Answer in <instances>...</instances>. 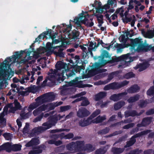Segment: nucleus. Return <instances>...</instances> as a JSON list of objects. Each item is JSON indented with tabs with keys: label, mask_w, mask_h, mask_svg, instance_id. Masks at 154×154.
Returning a JSON list of instances; mask_svg holds the SVG:
<instances>
[{
	"label": "nucleus",
	"mask_w": 154,
	"mask_h": 154,
	"mask_svg": "<svg viewBox=\"0 0 154 154\" xmlns=\"http://www.w3.org/2000/svg\"><path fill=\"white\" fill-rule=\"evenodd\" d=\"M95 16L97 17L98 22V26L99 27L101 26L102 24L103 23V16L101 14H96Z\"/></svg>",
	"instance_id": "obj_35"
},
{
	"label": "nucleus",
	"mask_w": 154,
	"mask_h": 154,
	"mask_svg": "<svg viewBox=\"0 0 154 154\" xmlns=\"http://www.w3.org/2000/svg\"><path fill=\"white\" fill-rule=\"evenodd\" d=\"M81 100H83L81 103V105L82 106H86L89 104V102L88 99L85 97H81L80 98L76 99L73 102L79 101Z\"/></svg>",
	"instance_id": "obj_21"
},
{
	"label": "nucleus",
	"mask_w": 154,
	"mask_h": 154,
	"mask_svg": "<svg viewBox=\"0 0 154 154\" xmlns=\"http://www.w3.org/2000/svg\"><path fill=\"white\" fill-rule=\"evenodd\" d=\"M109 102V101H107L102 103L101 101H99L96 104V105H100V107L101 108H103L106 107Z\"/></svg>",
	"instance_id": "obj_43"
},
{
	"label": "nucleus",
	"mask_w": 154,
	"mask_h": 154,
	"mask_svg": "<svg viewBox=\"0 0 154 154\" xmlns=\"http://www.w3.org/2000/svg\"><path fill=\"white\" fill-rule=\"evenodd\" d=\"M114 72H112L109 75L108 78L106 83H107L110 82V81L114 77Z\"/></svg>",
	"instance_id": "obj_57"
},
{
	"label": "nucleus",
	"mask_w": 154,
	"mask_h": 154,
	"mask_svg": "<svg viewBox=\"0 0 154 154\" xmlns=\"http://www.w3.org/2000/svg\"><path fill=\"white\" fill-rule=\"evenodd\" d=\"M139 95L137 94L134 96L131 97L128 100V101L129 103L134 102L139 100Z\"/></svg>",
	"instance_id": "obj_36"
},
{
	"label": "nucleus",
	"mask_w": 154,
	"mask_h": 154,
	"mask_svg": "<svg viewBox=\"0 0 154 154\" xmlns=\"http://www.w3.org/2000/svg\"><path fill=\"white\" fill-rule=\"evenodd\" d=\"M63 103L62 102L60 101L58 103H54L48 104L46 105H43L37 109H35L33 112V114L36 116L43 111L47 112L53 109L55 107L58 106Z\"/></svg>",
	"instance_id": "obj_3"
},
{
	"label": "nucleus",
	"mask_w": 154,
	"mask_h": 154,
	"mask_svg": "<svg viewBox=\"0 0 154 154\" xmlns=\"http://www.w3.org/2000/svg\"><path fill=\"white\" fill-rule=\"evenodd\" d=\"M65 37L63 38L65 39L72 38L74 40L79 38V32L77 30H74L72 32L71 34L68 32H66L65 33Z\"/></svg>",
	"instance_id": "obj_10"
},
{
	"label": "nucleus",
	"mask_w": 154,
	"mask_h": 154,
	"mask_svg": "<svg viewBox=\"0 0 154 154\" xmlns=\"http://www.w3.org/2000/svg\"><path fill=\"white\" fill-rule=\"evenodd\" d=\"M71 108V107L69 105L61 106L60 108V111L61 112L66 111L70 109Z\"/></svg>",
	"instance_id": "obj_42"
},
{
	"label": "nucleus",
	"mask_w": 154,
	"mask_h": 154,
	"mask_svg": "<svg viewBox=\"0 0 154 154\" xmlns=\"http://www.w3.org/2000/svg\"><path fill=\"white\" fill-rule=\"evenodd\" d=\"M151 122V119L150 118L147 117L143 119L142 123L137 125L138 127L145 126L149 124Z\"/></svg>",
	"instance_id": "obj_24"
},
{
	"label": "nucleus",
	"mask_w": 154,
	"mask_h": 154,
	"mask_svg": "<svg viewBox=\"0 0 154 154\" xmlns=\"http://www.w3.org/2000/svg\"><path fill=\"white\" fill-rule=\"evenodd\" d=\"M8 107L9 109V111L10 112L14 113L17 110L20 109L21 106L17 100H15L14 103L8 104Z\"/></svg>",
	"instance_id": "obj_9"
},
{
	"label": "nucleus",
	"mask_w": 154,
	"mask_h": 154,
	"mask_svg": "<svg viewBox=\"0 0 154 154\" xmlns=\"http://www.w3.org/2000/svg\"><path fill=\"white\" fill-rule=\"evenodd\" d=\"M113 3V0H108L107 3L104 5V8L105 10H107L110 8V5H112Z\"/></svg>",
	"instance_id": "obj_46"
},
{
	"label": "nucleus",
	"mask_w": 154,
	"mask_h": 154,
	"mask_svg": "<svg viewBox=\"0 0 154 154\" xmlns=\"http://www.w3.org/2000/svg\"><path fill=\"white\" fill-rule=\"evenodd\" d=\"M109 54L108 52L105 50H102L101 54L100 56L99 57L100 59H99V61L98 63H95L92 65V70H94L95 72L96 69L99 68L104 66L108 62L107 60H104V57H108ZM95 73V72H94Z\"/></svg>",
	"instance_id": "obj_5"
},
{
	"label": "nucleus",
	"mask_w": 154,
	"mask_h": 154,
	"mask_svg": "<svg viewBox=\"0 0 154 154\" xmlns=\"http://www.w3.org/2000/svg\"><path fill=\"white\" fill-rule=\"evenodd\" d=\"M133 42L134 43V46L130 48L131 51L134 50V51H146V48H148V47H146L143 44V42L142 39L140 38H136L133 40Z\"/></svg>",
	"instance_id": "obj_6"
},
{
	"label": "nucleus",
	"mask_w": 154,
	"mask_h": 154,
	"mask_svg": "<svg viewBox=\"0 0 154 154\" xmlns=\"http://www.w3.org/2000/svg\"><path fill=\"white\" fill-rule=\"evenodd\" d=\"M129 54H128L118 57L116 58V61H122L123 64H126L127 63L131 62L133 60H131V58L129 57Z\"/></svg>",
	"instance_id": "obj_12"
},
{
	"label": "nucleus",
	"mask_w": 154,
	"mask_h": 154,
	"mask_svg": "<svg viewBox=\"0 0 154 154\" xmlns=\"http://www.w3.org/2000/svg\"><path fill=\"white\" fill-rule=\"evenodd\" d=\"M125 104L124 102L120 101L116 103L114 105V108L116 110L118 109L121 108Z\"/></svg>",
	"instance_id": "obj_34"
},
{
	"label": "nucleus",
	"mask_w": 154,
	"mask_h": 154,
	"mask_svg": "<svg viewBox=\"0 0 154 154\" xmlns=\"http://www.w3.org/2000/svg\"><path fill=\"white\" fill-rule=\"evenodd\" d=\"M21 146L19 144H14L11 146V150L14 151L20 150L21 149Z\"/></svg>",
	"instance_id": "obj_38"
},
{
	"label": "nucleus",
	"mask_w": 154,
	"mask_h": 154,
	"mask_svg": "<svg viewBox=\"0 0 154 154\" xmlns=\"http://www.w3.org/2000/svg\"><path fill=\"white\" fill-rule=\"evenodd\" d=\"M30 54L28 53L24 58L22 59L19 62V64L24 63L27 62L29 60L32 59V56H30Z\"/></svg>",
	"instance_id": "obj_32"
},
{
	"label": "nucleus",
	"mask_w": 154,
	"mask_h": 154,
	"mask_svg": "<svg viewBox=\"0 0 154 154\" xmlns=\"http://www.w3.org/2000/svg\"><path fill=\"white\" fill-rule=\"evenodd\" d=\"M109 131V129L108 128H106L103 130L100 131L99 133L102 134H104L108 133Z\"/></svg>",
	"instance_id": "obj_55"
},
{
	"label": "nucleus",
	"mask_w": 154,
	"mask_h": 154,
	"mask_svg": "<svg viewBox=\"0 0 154 154\" xmlns=\"http://www.w3.org/2000/svg\"><path fill=\"white\" fill-rule=\"evenodd\" d=\"M9 75L8 72L0 71V88H1L3 84L5 78Z\"/></svg>",
	"instance_id": "obj_19"
},
{
	"label": "nucleus",
	"mask_w": 154,
	"mask_h": 154,
	"mask_svg": "<svg viewBox=\"0 0 154 154\" xmlns=\"http://www.w3.org/2000/svg\"><path fill=\"white\" fill-rule=\"evenodd\" d=\"M84 24L87 26L91 27L94 25V23L92 21V19L88 16V18L86 20Z\"/></svg>",
	"instance_id": "obj_33"
},
{
	"label": "nucleus",
	"mask_w": 154,
	"mask_h": 154,
	"mask_svg": "<svg viewBox=\"0 0 154 154\" xmlns=\"http://www.w3.org/2000/svg\"><path fill=\"white\" fill-rule=\"evenodd\" d=\"M57 69L59 70H62V73L59 76L61 80H63L66 78L73 77L75 75V72H76L75 69L69 70L68 69V66L67 64H65L61 61L57 62L55 65Z\"/></svg>",
	"instance_id": "obj_1"
},
{
	"label": "nucleus",
	"mask_w": 154,
	"mask_h": 154,
	"mask_svg": "<svg viewBox=\"0 0 154 154\" xmlns=\"http://www.w3.org/2000/svg\"><path fill=\"white\" fill-rule=\"evenodd\" d=\"M124 12V10L122 8H121L119 9H118L116 11V13L117 14L119 13L120 16L121 17H123L124 16L123 12Z\"/></svg>",
	"instance_id": "obj_52"
},
{
	"label": "nucleus",
	"mask_w": 154,
	"mask_h": 154,
	"mask_svg": "<svg viewBox=\"0 0 154 154\" xmlns=\"http://www.w3.org/2000/svg\"><path fill=\"white\" fill-rule=\"evenodd\" d=\"M42 148L40 146L34 147L32 150H30L28 154H38L42 153Z\"/></svg>",
	"instance_id": "obj_20"
},
{
	"label": "nucleus",
	"mask_w": 154,
	"mask_h": 154,
	"mask_svg": "<svg viewBox=\"0 0 154 154\" xmlns=\"http://www.w3.org/2000/svg\"><path fill=\"white\" fill-rule=\"evenodd\" d=\"M11 146L10 143H7L1 146L2 147V150H5L7 151L10 152L11 150Z\"/></svg>",
	"instance_id": "obj_29"
},
{
	"label": "nucleus",
	"mask_w": 154,
	"mask_h": 154,
	"mask_svg": "<svg viewBox=\"0 0 154 154\" xmlns=\"http://www.w3.org/2000/svg\"><path fill=\"white\" fill-rule=\"evenodd\" d=\"M106 151L105 148H100L96 150L95 154H104Z\"/></svg>",
	"instance_id": "obj_39"
},
{
	"label": "nucleus",
	"mask_w": 154,
	"mask_h": 154,
	"mask_svg": "<svg viewBox=\"0 0 154 154\" xmlns=\"http://www.w3.org/2000/svg\"><path fill=\"white\" fill-rule=\"evenodd\" d=\"M91 118L90 117L88 119L86 120H85V122H86V124L82 125V126H87L89 124H91V123H92V120H91Z\"/></svg>",
	"instance_id": "obj_53"
},
{
	"label": "nucleus",
	"mask_w": 154,
	"mask_h": 154,
	"mask_svg": "<svg viewBox=\"0 0 154 154\" xmlns=\"http://www.w3.org/2000/svg\"><path fill=\"white\" fill-rule=\"evenodd\" d=\"M90 114V112L84 108L79 109L77 112V116L81 118L86 117Z\"/></svg>",
	"instance_id": "obj_13"
},
{
	"label": "nucleus",
	"mask_w": 154,
	"mask_h": 154,
	"mask_svg": "<svg viewBox=\"0 0 154 154\" xmlns=\"http://www.w3.org/2000/svg\"><path fill=\"white\" fill-rule=\"evenodd\" d=\"M65 135L64 133H62L58 135H55L54 136L55 137L57 138L60 137L61 139H64V137H65Z\"/></svg>",
	"instance_id": "obj_62"
},
{
	"label": "nucleus",
	"mask_w": 154,
	"mask_h": 154,
	"mask_svg": "<svg viewBox=\"0 0 154 154\" xmlns=\"http://www.w3.org/2000/svg\"><path fill=\"white\" fill-rule=\"evenodd\" d=\"M106 119V116H99L96 118L92 120V123H99L105 120Z\"/></svg>",
	"instance_id": "obj_28"
},
{
	"label": "nucleus",
	"mask_w": 154,
	"mask_h": 154,
	"mask_svg": "<svg viewBox=\"0 0 154 154\" xmlns=\"http://www.w3.org/2000/svg\"><path fill=\"white\" fill-rule=\"evenodd\" d=\"M110 84L111 89H116L120 88L119 83L113 82Z\"/></svg>",
	"instance_id": "obj_40"
},
{
	"label": "nucleus",
	"mask_w": 154,
	"mask_h": 154,
	"mask_svg": "<svg viewBox=\"0 0 154 154\" xmlns=\"http://www.w3.org/2000/svg\"><path fill=\"white\" fill-rule=\"evenodd\" d=\"M85 46L88 47V52L90 53L91 54H92V50L95 51L97 48L95 42H90L88 44V46L85 45Z\"/></svg>",
	"instance_id": "obj_22"
},
{
	"label": "nucleus",
	"mask_w": 154,
	"mask_h": 154,
	"mask_svg": "<svg viewBox=\"0 0 154 154\" xmlns=\"http://www.w3.org/2000/svg\"><path fill=\"white\" fill-rule=\"evenodd\" d=\"M124 148L114 147L112 149V152L113 154H119L123 152Z\"/></svg>",
	"instance_id": "obj_31"
},
{
	"label": "nucleus",
	"mask_w": 154,
	"mask_h": 154,
	"mask_svg": "<svg viewBox=\"0 0 154 154\" xmlns=\"http://www.w3.org/2000/svg\"><path fill=\"white\" fill-rule=\"evenodd\" d=\"M88 18V15L87 13H82L79 14L78 16L74 19V22L78 26H81V23H84L86 20Z\"/></svg>",
	"instance_id": "obj_8"
},
{
	"label": "nucleus",
	"mask_w": 154,
	"mask_h": 154,
	"mask_svg": "<svg viewBox=\"0 0 154 154\" xmlns=\"http://www.w3.org/2000/svg\"><path fill=\"white\" fill-rule=\"evenodd\" d=\"M134 75L132 72H129L125 74V78L127 79H129L134 76Z\"/></svg>",
	"instance_id": "obj_54"
},
{
	"label": "nucleus",
	"mask_w": 154,
	"mask_h": 154,
	"mask_svg": "<svg viewBox=\"0 0 154 154\" xmlns=\"http://www.w3.org/2000/svg\"><path fill=\"white\" fill-rule=\"evenodd\" d=\"M8 109L6 107L4 108V111L0 114V127L3 128L6 125V121L4 118L5 113L6 114Z\"/></svg>",
	"instance_id": "obj_15"
},
{
	"label": "nucleus",
	"mask_w": 154,
	"mask_h": 154,
	"mask_svg": "<svg viewBox=\"0 0 154 154\" xmlns=\"http://www.w3.org/2000/svg\"><path fill=\"white\" fill-rule=\"evenodd\" d=\"M46 35L45 33H43L40 35L38 37L35 39V42H40L42 38H43Z\"/></svg>",
	"instance_id": "obj_48"
},
{
	"label": "nucleus",
	"mask_w": 154,
	"mask_h": 154,
	"mask_svg": "<svg viewBox=\"0 0 154 154\" xmlns=\"http://www.w3.org/2000/svg\"><path fill=\"white\" fill-rule=\"evenodd\" d=\"M96 12L100 13H102L104 11V10H106L104 8V5L103 6H101L100 8H96Z\"/></svg>",
	"instance_id": "obj_50"
},
{
	"label": "nucleus",
	"mask_w": 154,
	"mask_h": 154,
	"mask_svg": "<svg viewBox=\"0 0 154 154\" xmlns=\"http://www.w3.org/2000/svg\"><path fill=\"white\" fill-rule=\"evenodd\" d=\"M106 95V92H100L95 96L94 99L95 100L98 101L105 97Z\"/></svg>",
	"instance_id": "obj_25"
},
{
	"label": "nucleus",
	"mask_w": 154,
	"mask_h": 154,
	"mask_svg": "<svg viewBox=\"0 0 154 154\" xmlns=\"http://www.w3.org/2000/svg\"><path fill=\"white\" fill-rule=\"evenodd\" d=\"M125 116L126 117H128L129 116H134L136 115V112L134 111L131 112H125Z\"/></svg>",
	"instance_id": "obj_44"
},
{
	"label": "nucleus",
	"mask_w": 154,
	"mask_h": 154,
	"mask_svg": "<svg viewBox=\"0 0 154 154\" xmlns=\"http://www.w3.org/2000/svg\"><path fill=\"white\" fill-rule=\"evenodd\" d=\"M101 3L100 2H98L96 1L94 4L92 5V6L93 7H96V8H100L101 6Z\"/></svg>",
	"instance_id": "obj_51"
},
{
	"label": "nucleus",
	"mask_w": 154,
	"mask_h": 154,
	"mask_svg": "<svg viewBox=\"0 0 154 154\" xmlns=\"http://www.w3.org/2000/svg\"><path fill=\"white\" fill-rule=\"evenodd\" d=\"M59 49L58 51L54 52V54L57 56L60 57H64V54L62 52L63 49L60 48H59Z\"/></svg>",
	"instance_id": "obj_41"
},
{
	"label": "nucleus",
	"mask_w": 154,
	"mask_h": 154,
	"mask_svg": "<svg viewBox=\"0 0 154 154\" xmlns=\"http://www.w3.org/2000/svg\"><path fill=\"white\" fill-rule=\"evenodd\" d=\"M85 46L88 47V52L90 53L91 54H92V50L95 51L97 48L95 42H90L88 44V46L85 45Z\"/></svg>",
	"instance_id": "obj_23"
},
{
	"label": "nucleus",
	"mask_w": 154,
	"mask_h": 154,
	"mask_svg": "<svg viewBox=\"0 0 154 154\" xmlns=\"http://www.w3.org/2000/svg\"><path fill=\"white\" fill-rule=\"evenodd\" d=\"M55 96L52 93H47L39 97L36 100V102L31 104L28 107V110L31 111L42 103L49 101H52L54 99Z\"/></svg>",
	"instance_id": "obj_2"
},
{
	"label": "nucleus",
	"mask_w": 154,
	"mask_h": 154,
	"mask_svg": "<svg viewBox=\"0 0 154 154\" xmlns=\"http://www.w3.org/2000/svg\"><path fill=\"white\" fill-rule=\"evenodd\" d=\"M133 19L132 20H131L130 19H128L129 21H131V25L132 26H134L135 21L136 20V19L135 18V17L134 15L133 16Z\"/></svg>",
	"instance_id": "obj_60"
},
{
	"label": "nucleus",
	"mask_w": 154,
	"mask_h": 154,
	"mask_svg": "<svg viewBox=\"0 0 154 154\" xmlns=\"http://www.w3.org/2000/svg\"><path fill=\"white\" fill-rule=\"evenodd\" d=\"M140 89V88L137 85H134L131 87L127 90L128 92L132 93L138 92Z\"/></svg>",
	"instance_id": "obj_26"
},
{
	"label": "nucleus",
	"mask_w": 154,
	"mask_h": 154,
	"mask_svg": "<svg viewBox=\"0 0 154 154\" xmlns=\"http://www.w3.org/2000/svg\"><path fill=\"white\" fill-rule=\"evenodd\" d=\"M135 141L136 140L135 139V137L133 136L131 138L129 141L128 142L127 144L125 146V147H128L132 146Z\"/></svg>",
	"instance_id": "obj_37"
},
{
	"label": "nucleus",
	"mask_w": 154,
	"mask_h": 154,
	"mask_svg": "<svg viewBox=\"0 0 154 154\" xmlns=\"http://www.w3.org/2000/svg\"><path fill=\"white\" fill-rule=\"evenodd\" d=\"M133 2V1L132 0H131L130 1L129 5L127 9L128 11L129 10H131L134 8V6L133 4H132Z\"/></svg>",
	"instance_id": "obj_63"
},
{
	"label": "nucleus",
	"mask_w": 154,
	"mask_h": 154,
	"mask_svg": "<svg viewBox=\"0 0 154 154\" xmlns=\"http://www.w3.org/2000/svg\"><path fill=\"white\" fill-rule=\"evenodd\" d=\"M100 112V110L99 109H97L94 111L91 115L90 118H93L97 116L98 115Z\"/></svg>",
	"instance_id": "obj_45"
},
{
	"label": "nucleus",
	"mask_w": 154,
	"mask_h": 154,
	"mask_svg": "<svg viewBox=\"0 0 154 154\" xmlns=\"http://www.w3.org/2000/svg\"><path fill=\"white\" fill-rule=\"evenodd\" d=\"M150 132V130H146V131H142L140 133L137 134L136 137H138L139 136H142V135H143L146 134H148V133H149Z\"/></svg>",
	"instance_id": "obj_58"
},
{
	"label": "nucleus",
	"mask_w": 154,
	"mask_h": 154,
	"mask_svg": "<svg viewBox=\"0 0 154 154\" xmlns=\"http://www.w3.org/2000/svg\"><path fill=\"white\" fill-rule=\"evenodd\" d=\"M22 119H18L17 120L16 122L19 127V129L22 126Z\"/></svg>",
	"instance_id": "obj_64"
},
{
	"label": "nucleus",
	"mask_w": 154,
	"mask_h": 154,
	"mask_svg": "<svg viewBox=\"0 0 154 154\" xmlns=\"http://www.w3.org/2000/svg\"><path fill=\"white\" fill-rule=\"evenodd\" d=\"M44 117L45 118H46L48 117L49 116H50V118H49V120L50 119L51 120V119H54V120H56L54 118V117L53 116H52L51 114V112H50V113H47L45 114L44 116Z\"/></svg>",
	"instance_id": "obj_59"
},
{
	"label": "nucleus",
	"mask_w": 154,
	"mask_h": 154,
	"mask_svg": "<svg viewBox=\"0 0 154 154\" xmlns=\"http://www.w3.org/2000/svg\"><path fill=\"white\" fill-rule=\"evenodd\" d=\"M127 94V93L124 92L118 94H114L112 95L110 97V99L114 101H117L121 99L123 96Z\"/></svg>",
	"instance_id": "obj_16"
},
{
	"label": "nucleus",
	"mask_w": 154,
	"mask_h": 154,
	"mask_svg": "<svg viewBox=\"0 0 154 154\" xmlns=\"http://www.w3.org/2000/svg\"><path fill=\"white\" fill-rule=\"evenodd\" d=\"M5 139L7 140H10L12 138V135L10 133H5L3 135Z\"/></svg>",
	"instance_id": "obj_47"
},
{
	"label": "nucleus",
	"mask_w": 154,
	"mask_h": 154,
	"mask_svg": "<svg viewBox=\"0 0 154 154\" xmlns=\"http://www.w3.org/2000/svg\"><path fill=\"white\" fill-rule=\"evenodd\" d=\"M60 42V41L57 39H55L54 40H53L52 42L51 43L48 42L46 44V48L47 49L48 51L50 52H51L53 51L54 50L57 48H60L61 47V46H56V47H54L53 45V43H57Z\"/></svg>",
	"instance_id": "obj_14"
},
{
	"label": "nucleus",
	"mask_w": 154,
	"mask_h": 154,
	"mask_svg": "<svg viewBox=\"0 0 154 154\" xmlns=\"http://www.w3.org/2000/svg\"><path fill=\"white\" fill-rule=\"evenodd\" d=\"M66 147L68 150L75 152L76 148L75 142H72L69 143L66 145Z\"/></svg>",
	"instance_id": "obj_30"
},
{
	"label": "nucleus",
	"mask_w": 154,
	"mask_h": 154,
	"mask_svg": "<svg viewBox=\"0 0 154 154\" xmlns=\"http://www.w3.org/2000/svg\"><path fill=\"white\" fill-rule=\"evenodd\" d=\"M29 127V124L26 123L25 127H24L23 130V133H26L28 132Z\"/></svg>",
	"instance_id": "obj_61"
},
{
	"label": "nucleus",
	"mask_w": 154,
	"mask_h": 154,
	"mask_svg": "<svg viewBox=\"0 0 154 154\" xmlns=\"http://www.w3.org/2000/svg\"><path fill=\"white\" fill-rule=\"evenodd\" d=\"M31 115V113L30 112H28L26 113H21L20 114V116L23 119H25Z\"/></svg>",
	"instance_id": "obj_49"
},
{
	"label": "nucleus",
	"mask_w": 154,
	"mask_h": 154,
	"mask_svg": "<svg viewBox=\"0 0 154 154\" xmlns=\"http://www.w3.org/2000/svg\"><path fill=\"white\" fill-rule=\"evenodd\" d=\"M39 143V140L38 138H33L30 141L27 143L26 146L29 147L33 145H37Z\"/></svg>",
	"instance_id": "obj_27"
},
{
	"label": "nucleus",
	"mask_w": 154,
	"mask_h": 154,
	"mask_svg": "<svg viewBox=\"0 0 154 154\" xmlns=\"http://www.w3.org/2000/svg\"><path fill=\"white\" fill-rule=\"evenodd\" d=\"M142 33L145 37L151 38L154 37V29L152 30H148L146 32L142 31Z\"/></svg>",
	"instance_id": "obj_17"
},
{
	"label": "nucleus",
	"mask_w": 154,
	"mask_h": 154,
	"mask_svg": "<svg viewBox=\"0 0 154 154\" xmlns=\"http://www.w3.org/2000/svg\"><path fill=\"white\" fill-rule=\"evenodd\" d=\"M56 122V120L50 119L48 122L43 124L42 126L35 128L34 129L33 131L35 134H38L51 128L54 125Z\"/></svg>",
	"instance_id": "obj_7"
},
{
	"label": "nucleus",
	"mask_w": 154,
	"mask_h": 154,
	"mask_svg": "<svg viewBox=\"0 0 154 154\" xmlns=\"http://www.w3.org/2000/svg\"><path fill=\"white\" fill-rule=\"evenodd\" d=\"M149 66V65L148 63L146 62L137 65L134 67V68L135 69H139V70L140 72L146 69Z\"/></svg>",
	"instance_id": "obj_18"
},
{
	"label": "nucleus",
	"mask_w": 154,
	"mask_h": 154,
	"mask_svg": "<svg viewBox=\"0 0 154 154\" xmlns=\"http://www.w3.org/2000/svg\"><path fill=\"white\" fill-rule=\"evenodd\" d=\"M74 137L73 134L72 133H69L66 135H65V137H64V139H69L73 138Z\"/></svg>",
	"instance_id": "obj_56"
},
{
	"label": "nucleus",
	"mask_w": 154,
	"mask_h": 154,
	"mask_svg": "<svg viewBox=\"0 0 154 154\" xmlns=\"http://www.w3.org/2000/svg\"><path fill=\"white\" fill-rule=\"evenodd\" d=\"M57 72L56 70L53 71L52 70H50L49 75L47 78L44 80L42 84V86L43 87L46 85L47 82L48 80L50 81L51 82H53L55 81V76L57 74Z\"/></svg>",
	"instance_id": "obj_11"
},
{
	"label": "nucleus",
	"mask_w": 154,
	"mask_h": 154,
	"mask_svg": "<svg viewBox=\"0 0 154 154\" xmlns=\"http://www.w3.org/2000/svg\"><path fill=\"white\" fill-rule=\"evenodd\" d=\"M75 142V152H80L78 154H84L88 152H91L94 150L92 146L88 144L86 146V148L85 146V142L83 141L79 140Z\"/></svg>",
	"instance_id": "obj_4"
}]
</instances>
